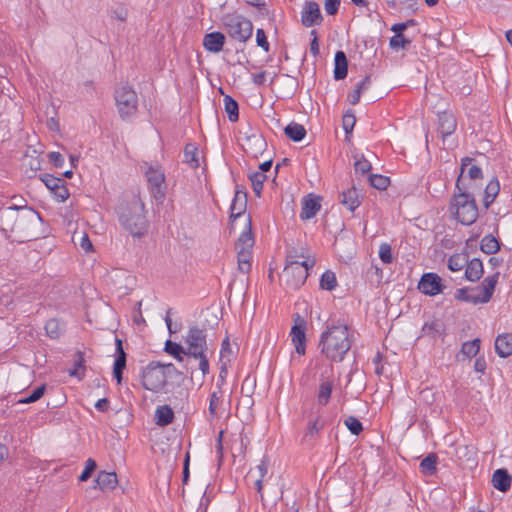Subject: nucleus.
Listing matches in <instances>:
<instances>
[{"label": "nucleus", "instance_id": "obj_24", "mask_svg": "<svg viewBox=\"0 0 512 512\" xmlns=\"http://www.w3.org/2000/svg\"><path fill=\"white\" fill-rule=\"evenodd\" d=\"M225 44V34H205L203 38L204 48L211 53H218Z\"/></svg>", "mask_w": 512, "mask_h": 512}, {"label": "nucleus", "instance_id": "obj_10", "mask_svg": "<svg viewBox=\"0 0 512 512\" xmlns=\"http://www.w3.org/2000/svg\"><path fill=\"white\" fill-rule=\"evenodd\" d=\"M115 101L122 119H126L137 111L138 97L136 92L125 85L115 91Z\"/></svg>", "mask_w": 512, "mask_h": 512}, {"label": "nucleus", "instance_id": "obj_62", "mask_svg": "<svg viewBox=\"0 0 512 512\" xmlns=\"http://www.w3.org/2000/svg\"><path fill=\"white\" fill-rule=\"evenodd\" d=\"M468 175H469V178L471 180H476V179H480L482 178V170L480 167L476 166V165H472L469 169H468Z\"/></svg>", "mask_w": 512, "mask_h": 512}, {"label": "nucleus", "instance_id": "obj_5", "mask_svg": "<svg viewBox=\"0 0 512 512\" xmlns=\"http://www.w3.org/2000/svg\"><path fill=\"white\" fill-rule=\"evenodd\" d=\"M456 188L459 192L451 199L450 211L461 224L471 225L478 218L475 198L468 192V186L460 185V179L456 181Z\"/></svg>", "mask_w": 512, "mask_h": 512}, {"label": "nucleus", "instance_id": "obj_22", "mask_svg": "<svg viewBox=\"0 0 512 512\" xmlns=\"http://www.w3.org/2000/svg\"><path fill=\"white\" fill-rule=\"evenodd\" d=\"M512 478L506 469H497L492 476V484L495 489L507 492L511 487Z\"/></svg>", "mask_w": 512, "mask_h": 512}, {"label": "nucleus", "instance_id": "obj_60", "mask_svg": "<svg viewBox=\"0 0 512 512\" xmlns=\"http://www.w3.org/2000/svg\"><path fill=\"white\" fill-rule=\"evenodd\" d=\"M48 158H49L50 162H51L55 167L60 168V167H62V166H63V164H64V158H63L62 154H61V153H59V152H54V151H53V152H50V153L48 154Z\"/></svg>", "mask_w": 512, "mask_h": 512}, {"label": "nucleus", "instance_id": "obj_29", "mask_svg": "<svg viewBox=\"0 0 512 512\" xmlns=\"http://www.w3.org/2000/svg\"><path fill=\"white\" fill-rule=\"evenodd\" d=\"M348 61L343 51H337L335 54L334 78L342 80L347 76Z\"/></svg>", "mask_w": 512, "mask_h": 512}, {"label": "nucleus", "instance_id": "obj_30", "mask_svg": "<svg viewBox=\"0 0 512 512\" xmlns=\"http://www.w3.org/2000/svg\"><path fill=\"white\" fill-rule=\"evenodd\" d=\"M284 132L285 135L294 142H299L306 136L304 126L295 122L288 124Z\"/></svg>", "mask_w": 512, "mask_h": 512}, {"label": "nucleus", "instance_id": "obj_34", "mask_svg": "<svg viewBox=\"0 0 512 512\" xmlns=\"http://www.w3.org/2000/svg\"><path fill=\"white\" fill-rule=\"evenodd\" d=\"M480 249L482 252L491 255L495 254L500 249L498 240L493 235H486L482 238L480 243Z\"/></svg>", "mask_w": 512, "mask_h": 512}, {"label": "nucleus", "instance_id": "obj_8", "mask_svg": "<svg viewBox=\"0 0 512 512\" xmlns=\"http://www.w3.org/2000/svg\"><path fill=\"white\" fill-rule=\"evenodd\" d=\"M314 265V259H307L304 261L292 260L288 262L283 271V278L286 285L291 289H298L301 287L309 275V268H312Z\"/></svg>", "mask_w": 512, "mask_h": 512}, {"label": "nucleus", "instance_id": "obj_58", "mask_svg": "<svg viewBox=\"0 0 512 512\" xmlns=\"http://www.w3.org/2000/svg\"><path fill=\"white\" fill-rule=\"evenodd\" d=\"M370 21L373 24V26L370 28L371 30L382 32L384 29H386V24L381 20L379 14L371 15Z\"/></svg>", "mask_w": 512, "mask_h": 512}, {"label": "nucleus", "instance_id": "obj_56", "mask_svg": "<svg viewBox=\"0 0 512 512\" xmlns=\"http://www.w3.org/2000/svg\"><path fill=\"white\" fill-rule=\"evenodd\" d=\"M342 122H343V128H344L345 132L347 134L350 133L353 130V127H354L355 122H356L354 114L346 113L343 116Z\"/></svg>", "mask_w": 512, "mask_h": 512}, {"label": "nucleus", "instance_id": "obj_7", "mask_svg": "<svg viewBox=\"0 0 512 512\" xmlns=\"http://www.w3.org/2000/svg\"><path fill=\"white\" fill-rule=\"evenodd\" d=\"M499 275L500 273L496 272L493 275L486 277L483 283L479 286L457 289L455 292V298L459 301L470 302L473 304L489 302L493 296Z\"/></svg>", "mask_w": 512, "mask_h": 512}, {"label": "nucleus", "instance_id": "obj_2", "mask_svg": "<svg viewBox=\"0 0 512 512\" xmlns=\"http://www.w3.org/2000/svg\"><path fill=\"white\" fill-rule=\"evenodd\" d=\"M40 213L25 204H13L0 209V229L4 233H18L30 236V229L41 223Z\"/></svg>", "mask_w": 512, "mask_h": 512}, {"label": "nucleus", "instance_id": "obj_18", "mask_svg": "<svg viewBox=\"0 0 512 512\" xmlns=\"http://www.w3.org/2000/svg\"><path fill=\"white\" fill-rule=\"evenodd\" d=\"M457 120L453 113L444 111L438 114V130L445 138L456 130Z\"/></svg>", "mask_w": 512, "mask_h": 512}, {"label": "nucleus", "instance_id": "obj_43", "mask_svg": "<svg viewBox=\"0 0 512 512\" xmlns=\"http://www.w3.org/2000/svg\"><path fill=\"white\" fill-rule=\"evenodd\" d=\"M252 188L257 197H260L262 189H263V183L266 180V176L262 172H254L250 174L249 176Z\"/></svg>", "mask_w": 512, "mask_h": 512}, {"label": "nucleus", "instance_id": "obj_15", "mask_svg": "<svg viewBox=\"0 0 512 512\" xmlns=\"http://www.w3.org/2000/svg\"><path fill=\"white\" fill-rule=\"evenodd\" d=\"M322 20L319 5L314 1L306 2L301 13V21L305 27H311Z\"/></svg>", "mask_w": 512, "mask_h": 512}, {"label": "nucleus", "instance_id": "obj_47", "mask_svg": "<svg viewBox=\"0 0 512 512\" xmlns=\"http://www.w3.org/2000/svg\"><path fill=\"white\" fill-rule=\"evenodd\" d=\"M45 331L50 338H58L60 335V325L58 320L49 319L45 324Z\"/></svg>", "mask_w": 512, "mask_h": 512}, {"label": "nucleus", "instance_id": "obj_48", "mask_svg": "<svg viewBox=\"0 0 512 512\" xmlns=\"http://www.w3.org/2000/svg\"><path fill=\"white\" fill-rule=\"evenodd\" d=\"M379 257L385 264H390L393 261V253L391 245L388 243H382L379 247Z\"/></svg>", "mask_w": 512, "mask_h": 512}, {"label": "nucleus", "instance_id": "obj_42", "mask_svg": "<svg viewBox=\"0 0 512 512\" xmlns=\"http://www.w3.org/2000/svg\"><path fill=\"white\" fill-rule=\"evenodd\" d=\"M480 349V339L476 338L472 341H467L462 344L461 353L467 357H474Z\"/></svg>", "mask_w": 512, "mask_h": 512}, {"label": "nucleus", "instance_id": "obj_4", "mask_svg": "<svg viewBox=\"0 0 512 512\" xmlns=\"http://www.w3.org/2000/svg\"><path fill=\"white\" fill-rule=\"evenodd\" d=\"M321 351L333 361H342L351 347L346 325L331 326L321 335Z\"/></svg>", "mask_w": 512, "mask_h": 512}, {"label": "nucleus", "instance_id": "obj_1", "mask_svg": "<svg viewBox=\"0 0 512 512\" xmlns=\"http://www.w3.org/2000/svg\"><path fill=\"white\" fill-rule=\"evenodd\" d=\"M247 206V194L243 191L236 190L231 207H230V224L231 228H235V221L244 217V229L235 243L237 251L238 269L242 273H248L251 269V250L254 245V237L252 233V222L250 215H245Z\"/></svg>", "mask_w": 512, "mask_h": 512}, {"label": "nucleus", "instance_id": "obj_21", "mask_svg": "<svg viewBox=\"0 0 512 512\" xmlns=\"http://www.w3.org/2000/svg\"><path fill=\"white\" fill-rule=\"evenodd\" d=\"M146 176L151 187L156 190L155 197L162 198L164 193L161 191V186L165 180L163 172L158 169L149 167V169L146 171Z\"/></svg>", "mask_w": 512, "mask_h": 512}, {"label": "nucleus", "instance_id": "obj_28", "mask_svg": "<svg viewBox=\"0 0 512 512\" xmlns=\"http://www.w3.org/2000/svg\"><path fill=\"white\" fill-rule=\"evenodd\" d=\"M155 419L158 426H167L173 422L174 411L169 405L159 406L155 411Z\"/></svg>", "mask_w": 512, "mask_h": 512}, {"label": "nucleus", "instance_id": "obj_63", "mask_svg": "<svg viewBox=\"0 0 512 512\" xmlns=\"http://www.w3.org/2000/svg\"><path fill=\"white\" fill-rule=\"evenodd\" d=\"M323 427V424L319 423V419H316L313 422L309 423L308 433L307 435H313L314 433H318Z\"/></svg>", "mask_w": 512, "mask_h": 512}, {"label": "nucleus", "instance_id": "obj_57", "mask_svg": "<svg viewBox=\"0 0 512 512\" xmlns=\"http://www.w3.org/2000/svg\"><path fill=\"white\" fill-rule=\"evenodd\" d=\"M416 24L414 19H409L404 22L395 23L391 27V32H404L406 29L413 27Z\"/></svg>", "mask_w": 512, "mask_h": 512}, {"label": "nucleus", "instance_id": "obj_51", "mask_svg": "<svg viewBox=\"0 0 512 512\" xmlns=\"http://www.w3.org/2000/svg\"><path fill=\"white\" fill-rule=\"evenodd\" d=\"M232 354V349L229 343V338H225L221 345V351H220V361L223 362H230L229 356Z\"/></svg>", "mask_w": 512, "mask_h": 512}, {"label": "nucleus", "instance_id": "obj_64", "mask_svg": "<svg viewBox=\"0 0 512 512\" xmlns=\"http://www.w3.org/2000/svg\"><path fill=\"white\" fill-rule=\"evenodd\" d=\"M474 369L476 372L484 373L486 370V361L484 357H479L475 360Z\"/></svg>", "mask_w": 512, "mask_h": 512}, {"label": "nucleus", "instance_id": "obj_37", "mask_svg": "<svg viewBox=\"0 0 512 512\" xmlns=\"http://www.w3.org/2000/svg\"><path fill=\"white\" fill-rule=\"evenodd\" d=\"M186 351L187 349L182 345L171 340H167L165 343V352L172 355L178 361H183V356H186Z\"/></svg>", "mask_w": 512, "mask_h": 512}, {"label": "nucleus", "instance_id": "obj_26", "mask_svg": "<svg viewBox=\"0 0 512 512\" xmlns=\"http://www.w3.org/2000/svg\"><path fill=\"white\" fill-rule=\"evenodd\" d=\"M340 196H341L340 202L352 212L361 203L359 200V192L355 186H352L348 190L343 191Z\"/></svg>", "mask_w": 512, "mask_h": 512}, {"label": "nucleus", "instance_id": "obj_36", "mask_svg": "<svg viewBox=\"0 0 512 512\" xmlns=\"http://www.w3.org/2000/svg\"><path fill=\"white\" fill-rule=\"evenodd\" d=\"M224 108L228 114V118L231 122H236L239 118V106L238 103L230 96L224 97Z\"/></svg>", "mask_w": 512, "mask_h": 512}, {"label": "nucleus", "instance_id": "obj_33", "mask_svg": "<svg viewBox=\"0 0 512 512\" xmlns=\"http://www.w3.org/2000/svg\"><path fill=\"white\" fill-rule=\"evenodd\" d=\"M468 259L467 253H456L449 257L447 266L453 272L460 271L468 264Z\"/></svg>", "mask_w": 512, "mask_h": 512}, {"label": "nucleus", "instance_id": "obj_14", "mask_svg": "<svg viewBox=\"0 0 512 512\" xmlns=\"http://www.w3.org/2000/svg\"><path fill=\"white\" fill-rule=\"evenodd\" d=\"M40 179L59 201L64 202L68 199L69 191L62 178L55 177L51 174H44Z\"/></svg>", "mask_w": 512, "mask_h": 512}, {"label": "nucleus", "instance_id": "obj_59", "mask_svg": "<svg viewBox=\"0 0 512 512\" xmlns=\"http://www.w3.org/2000/svg\"><path fill=\"white\" fill-rule=\"evenodd\" d=\"M340 0H325L324 8L328 15H334L338 12Z\"/></svg>", "mask_w": 512, "mask_h": 512}, {"label": "nucleus", "instance_id": "obj_46", "mask_svg": "<svg viewBox=\"0 0 512 512\" xmlns=\"http://www.w3.org/2000/svg\"><path fill=\"white\" fill-rule=\"evenodd\" d=\"M344 424L353 435H359L363 430L362 423L354 416L347 417Z\"/></svg>", "mask_w": 512, "mask_h": 512}, {"label": "nucleus", "instance_id": "obj_23", "mask_svg": "<svg viewBox=\"0 0 512 512\" xmlns=\"http://www.w3.org/2000/svg\"><path fill=\"white\" fill-rule=\"evenodd\" d=\"M465 267V278L468 281L476 282L483 276V263L479 258L468 259V264Z\"/></svg>", "mask_w": 512, "mask_h": 512}, {"label": "nucleus", "instance_id": "obj_52", "mask_svg": "<svg viewBox=\"0 0 512 512\" xmlns=\"http://www.w3.org/2000/svg\"><path fill=\"white\" fill-rule=\"evenodd\" d=\"M355 171L361 174H365L371 170V164L368 160L361 157L359 159H356L354 163Z\"/></svg>", "mask_w": 512, "mask_h": 512}, {"label": "nucleus", "instance_id": "obj_3", "mask_svg": "<svg viewBox=\"0 0 512 512\" xmlns=\"http://www.w3.org/2000/svg\"><path fill=\"white\" fill-rule=\"evenodd\" d=\"M118 218L123 228L134 237L143 236L148 229V221L145 216L144 203L133 195L129 200L123 201L118 209Z\"/></svg>", "mask_w": 512, "mask_h": 512}, {"label": "nucleus", "instance_id": "obj_32", "mask_svg": "<svg viewBox=\"0 0 512 512\" xmlns=\"http://www.w3.org/2000/svg\"><path fill=\"white\" fill-rule=\"evenodd\" d=\"M437 462V455L435 453H430L420 463L421 472L427 476L433 475L437 470Z\"/></svg>", "mask_w": 512, "mask_h": 512}, {"label": "nucleus", "instance_id": "obj_45", "mask_svg": "<svg viewBox=\"0 0 512 512\" xmlns=\"http://www.w3.org/2000/svg\"><path fill=\"white\" fill-rule=\"evenodd\" d=\"M411 41L404 37V34H394L390 39V47L395 51L400 49H406L410 45Z\"/></svg>", "mask_w": 512, "mask_h": 512}, {"label": "nucleus", "instance_id": "obj_31", "mask_svg": "<svg viewBox=\"0 0 512 512\" xmlns=\"http://www.w3.org/2000/svg\"><path fill=\"white\" fill-rule=\"evenodd\" d=\"M184 162L191 168L196 169L199 167V153L195 144L188 143L184 149Z\"/></svg>", "mask_w": 512, "mask_h": 512}, {"label": "nucleus", "instance_id": "obj_13", "mask_svg": "<svg viewBox=\"0 0 512 512\" xmlns=\"http://www.w3.org/2000/svg\"><path fill=\"white\" fill-rule=\"evenodd\" d=\"M227 32H253L252 22L241 14L231 13L223 17Z\"/></svg>", "mask_w": 512, "mask_h": 512}, {"label": "nucleus", "instance_id": "obj_44", "mask_svg": "<svg viewBox=\"0 0 512 512\" xmlns=\"http://www.w3.org/2000/svg\"><path fill=\"white\" fill-rule=\"evenodd\" d=\"M369 182L374 188L385 190L390 184V179L380 174H372L369 176Z\"/></svg>", "mask_w": 512, "mask_h": 512}, {"label": "nucleus", "instance_id": "obj_19", "mask_svg": "<svg viewBox=\"0 0 512 512\" xmlns=\"http://www.w3.org/2000/svg\"><path fill=\"white\" fill-rule=\"evenodd\" d=\"M117 357L113 366V375L118 384L122 382L123 370L126 368V353L123 349L122 341L119 338L115 339Z\"/></svg>", "mask_w": 512, "mask_h": 512}, {"label": "nucleus", "instance_id": "obj_55", "mask_svg": "<svg viewBox=\"0 0 512 512\" xmlns=\"http://www.w3.org/2000/svg\"><path fill=\"white\" fill-rule=\"evenodd\" d=\"M247 4L258 8L261 15H268L267 0H244Z\"/></svg>", "mask_w": 512, "mask_h": 512}, {"label": "nucleus", "instance_id": "obj_54", "mask_svg": "<svg viewBox=\"0 0 512 512\" xmlns=\"http://www.w3.org/2000/svg\"><path fill=\"white\" fill-rule=\"evenodd\" d=\"M286 77V91L284 92V96L292 97L297 89L298 83L296 78L285 75Z\"/></svg>", "mask_w": 512, "mask_h": 512}, {"label": "nucleus", "instance_id": "obj_17", "mask_svg": "<svg viewBox=\"0 0 512 512\" xmlns=\"http://www.w3.org/2000/svg\"><path fill=\"white\" fill-rule=\"evenodd\" d=\"M321 200V197L313 196L311 194L308 197H305L302 202L300 218L302 220L313 218L321 208Z\"/></svg>", "mask_w": 512, "mask_h": 512}, {"label": "nucleus", "instance_id": "obj_20", "mask_svg": "<svg viewBox=\"0 0 512 512\" xmlns=\"http://www.w3.org/2000/svg\"><path fill=\"white\" fill-rule=\"evenodd\" d=\"M495 351L501 358L512 355V333H503L496 337Z\"/></svg>", "mask_w": 512, "mask_h": 512}, {"label": "nucleus", "instance_id": "obj_16", "mask_svg": "<svg viewBox=\"0 0 512 512\" xmlns=\"http://www.w3.org/2000/svg\"><path fill=\"white\" fill-rule=\"evenodd\" d=\"M244 151L254 158H257L263 153L266 147V141L260 134H252L245 138L242 144Z\"/></svg>", "mask_w": 512, "mask_h": 512}, {"label": "nucleus", "instance_id": "obj_25", "mask_svg": "<svg viewBox=\"0 0 512 512\" xmlns=\"http://www.w3.org/2000/svg\"><path fill=\"white\" fill-rule=\"evenodd\" d=\"M96 485L102 490H114L118 484L115 472L100 471L95 480Z\"/></svg>", "mask_w": 512, "mask_h": 512}, {"label": "nucleus", "instance_id": "obj_40", "mask_svg": "<svg viewBox=\"0 0 512 512\" xmlns=\"http://www.w3.org/2000/svg\"><path fill=\"white\" fill-rule=\"evenodd\" d=\"M332 382L331 381H324L320 384L319 392L317 395L318 403L320 405H326L331 397L332 393Z\"/></svg>", "mask_w": 512, "mask_h": 512}, {"label": "nucleus", "instance_id": "obj_9", "mask_svg": "<svg viewBox=\"0 0 512 512\" xmlns=\"http://www.w3.org/2000/svg\"><path fill=\"white\" fill-rule=\"evenodd\" d=\"M142 386L149 391L159 392L166 386L164 367L159 362L152 361L142 370Z\"/></svg>", "mask_w": 512, "mask_h": 512}, {"label": "nucleus", "instance_id": "obj_41", "mask_svg": "<svg viewBox=\"0 0 512 512\" xmlns=\"http://www.w3.org/2000/svg\"><path fill=\"white\" fill-rule=\"evenodd\" d=\"M85 366L84 357L81 352L75 354L74 365L69 369V375L81 379L84 376Z\"/></svg>", "mask_w": 512, "mask_h": 512}, {"label": "nucleus", "instance_id": "obj_61", "mask_svg": "<svg viewBox=\"0 0 512 512\" xmlns=\"http://www.w3.org/2000/svg\"><path fill=\"white\" fill-rule=\"evenodd\" d=\"M256 42L259 47H261L264 51H269V42L267 40L266 34H256Z\"/></svg>", "mask_w": 512, "mask_h": 512}, {"label": "nucleus", "instance_id": "obj_35", "mask_svg": "<svg viewBox=\"0 0 512 512\" xmlns=\"http://www.w3.org/2000/svg\"><path fill=\"white\" fill-rule=\"evenodd\" d=\"M499 190H500V185L497 180H491L487 184V186L485 188V196H484V200H483L485 208H488L493 203L494 199L496 198V196L499 193Z\"/></svg>", "mask_w": 512, "mask_h": 512}, {"label": "nucleus", "instance_id": "obj_38", "mask_svg": "<svg viewBox=\"0 0 512 512\" xmlns=\"http://www.w3.org/2000/svg\"><path fill=\"white\" fill-rule=\"evenodd\" d=\"M223 403V391L222 389H217L216 391H213L210 395V401H209V414L212 417L217 416V411L220 405Z\"/></svg>", "mask_w": 512, "mask_h": 512}, {"label": "nucleus", "instance_id": "obj_12", "mask_svg": "<svg viewBox=\"0 0 512 512\" xmlns=\"http://www.w3.org/2000/svg\"><path fill=\"white\" fill-rule=\"evenodd\" d=\"M295 323L291 329L290 335L295 350L299 355H304L306 351V321L299 314L295 315Z\"/></svg>", "mask_w": 512, "mask_h": 512}, {"label": "nucleus", "instance_id": "obj_50", "mask_svg": "<svg viewBox=\"0 0 512 512\" xmlns=\"http://www.w3.org/2000/svg\"><path fill=\"white\" fill-rule=\"evenodd\" d=\"M45 390H46V386L41 385V386L37 387L29 396L20 399L18 402L21 404H28V403L36 402L44 395Z\"/></svg>", "mask_w": 512, "mask_h": 512}, {"label": "nucleus", "instance_id": "obj_27", "mask_svg": "<svg viewBox=\"0 0 512 512\" xmlns=\"http://www.w3.org/2000/svg\"><path fill=\"white\" fill-rule=\"evenodd\" d=\"M422 333L432 339L439 338L444 333V324L439 319H433L423 325Z\"/></svg>", "mask_w": 512, "mask_h": 512}, {"label": "nucleus", "instance_id": "obj_49", "mask_svg": "<svg viewBox=\"0 0 512 512\" xmlns=\"http://www.w3.org/2000/svg\"><path fill=\"white\" fill-rule=\"evenodd\" d=\"M96 468H97V464H96L95 460H93L92 458L87 459L85 462V468L82 471L81 475L79 476V481H81V482L87 481L91 477L93 472L96 470Z\"/></svg>", "mask_w": 512, "mask_h": 512}, {"label": "nucleus", "instance_id": "obj_53", "mask_svg": "<svg viewBox=\"0 0 512 512\" xmlns=\"http://www.w3.org/2000/svg\"><path fill=\"white\" fill-rule=\"evenodd\" d=\"M162 367H164V374H165V378H172V377H178L180 379H183L184 378V375L182 372H180L179 370H177V368L172 364V363H169V364H166V365H163L162 364Z\"/></svg>", "mask_w": 512, "mask_h": 512}, {"label": "nucleus", "instance_id": "obj_39", "mask_svg": "<svg viewBox=\"0 0 512 512\" xmlns=\"http://www.w3.org/2000/svg\"><path fill=\"white\" fill-rule=\"evenodd\" d=\"M337 286V279L331 270L325 271L320 279V287L323 290L332 291Z\"/></svg>", "mask_w": 512, "mask_h": 512}, {"label": "nucleus", "instance_id": "obj_11", "mask_svg": "<svg viewBox=\"0 0 512 512\" xmlns=\"http://www.w3.org/2000/svg\"><path fill=\"white\" fill-rule=\"evenodd\" d=\"M445 286L442 284V279L436 273H425L422 275L418 289L425 295L434 296L443 292Z\"/></svg>", "mask_w": 512, "mask_h": 512}, {"label": "nucleus", "instance_id": "obj_6", "mask_svg": "<svg viewBox=\"0 0 512 512\" xmlns=\"http://www.w3.org/2000/svg\"><path fill=\"white\" fill-rule=\"evenodd\" d=\"M185 344L187 345L186 356L199 359V369L204 376L208 374L209 361L207 352L209 351V344L206 330L200 329L197 326L191 327L185 337Z\"/></svg>", "mask_w": 512, "mask_h": 512}]
</instances>
